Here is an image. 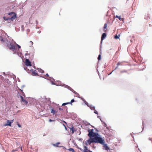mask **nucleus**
<instances>
[{
	"mask_svg": "<svg viewBox=\"0 0 152 152\" xmlns=\"http://www.w3.org/2000/svg\"><path fill=\"white\" fill-rule=\"evenodd\" d=\"M103 141H101L98 140L97 138L95 137L93 138V137H90L87 140L85 141V144L86 146L88 145H90L92 143H99L100 144H102L103 143Z\"/></svg>",
	"mask_w": 152,
	"mask_h": 152,
	"instance_id": "nucleus-1",
	"label": "nucleus"
},
{
	"mask_svg": "<svg viewBox=\"0 0 152 152\" xmlns=\"http://www.w3.org/2000/svg\"><path fill=\"white\" fill-rule=\"evenodd\" d=\"M88 131L89 132L88 134V136L89 137H93V138L96 137L98 139V140L103 141L102 140V138L100 137L98 133H95L94 132V129H89Z\"/></svg>",
	"mask_w": 152,
	"mask_h": 152,
	"instance_id": "nucleus-2",
	"label": "nucleus"
},
{
	"mask_svg": "<svg viewBox=\"0 0 152 152\" xmlns=\"http://www.w3.org/2000/svg\"><path fill=\"white\" fill-rule=\"evenodd\" d=\"M8 15L12 16L10 18H7L4 17V19L5 20H7L9 23L11 22L16 18V14L14 12H10L8 13Z\"/></svg>",
	"mask_w": 152,
	"mask_h": 152,
	"instance_id": "nucleus-3",
	"label": "nucleus"
},
{
	"mask_svg": "<svg viewBox=\"0 0 152 152\" xmlns=\"http://www.w3.org/2000/svg\"><path fill=\"white\" fill-rule=\"evenodd\" d=\"M7 46L10 50L13 51L14 53H15L17 50V47L13 43H10L7 44Z\"/></svg>",
	"mask_w": 152,
	"mask_h": 152,
	"instance_id": "nucleus-4",
	"label": "nucleus"
},
{
	"mask_svg": "<svg viewBox=\"0 0 152 152\" xmlns=\"http://www.w3.org/2000/svg\"><path fill=\"white\" fill-rule=\"evenodd\" d=\"M102 140H103V143L101 144L103 145L104 149L107 151L109 150L110 149L107 146L106 144H105V142L104 140L102 138Z\"/></svg>",
	"mask_w": 152,
	"mask_h": 152,
	"instance_id": "nucleus-5",
	"label": "nucleus"
},
{
	"mask_svg": "<svg viewBox=\"0 0 152 152\" xmlns=\"http://www.w3.org/2000/svg\"><path fill=\"white\" fill-rule=\"evenodd\" d=\"M0 39L4 45H5V44H7V42H8V41L7 39L3 38L2 37H0Z\"/></svg>",
	"mask_w": 152,
	"mask_h": 152,
	"instance_id": "nucleus-6",
	"label": "nucleus"
},
{
	"mask_svg": "<svg viewBox=\"0 0 152 152\" xmlns=\"http://www.w3.org/2000/svg\"><path fill=\"white\" fill-rule=\"evenodd\" d=\"M26 65L28 66H31V63L28 59H26L25 60Z\"/></svg>",
	"mask_w": 152,
	"mask_h": 152,
	"instance_id": "nucleus-7",
	"label": "nucleus"
},
{
	"mask_svg": "<svg viewBox=\"0 0 152 152\" xmlns=\"http://www.w3.org/2000/svg\"><path fill=\"white\" fill-rule=\"evenodd\" d=\"M37 71L36 70H34L33 69L30 72L32 73V75L33 76H36L38 74L37 73Z\"/></svg>",
	"mask_w": 152,
	"mask_h": 152,
	"instance_id": "nucleus-8",
	"label": "nucleus"
},
{
	"mask_svg": "<svg viewBox=\"0 0 152 152\" xmlns=\"http://www.w3.org/2000/svg\"><path fill=\"white\" fill-rule=\"evenodd\" d=\"M75 102V100H74V99H72L71 100V102H70L64 103L62 104V106L65 105L69 104H71L72 105V102Z\"/></svg>",
	"mask_w": 152,
	"mask_h": 152,
	"instance_id": "nucleus-9",
	"label": "nucleus"
},
{
	"mask_svg": "<svg viewBox=\"0 0 152 152\" xmlns=\"http://www.w3.org/2000/svg\"><path fill=\"white\" fill-rule=\"evenodd\" d=\"M13 120H12L10 122L9 121V120H7V124L5 125V126H11V124L13 122Z\"/></svg>",
	"mask_w": 152,
	"mask_h": 152,
	"instance_id": "nucleus-10",
	"label": "nucleus"
},
{
	"mask_svg": "<svg viewBox=\"0 0 152 152\" xmlns=\"http://www.w3.org/2000/svg\"><path fill=\"white\" fill-rule=\"evenodd\" d=\"M106 34L105 33H104L102 34L101 37V41H102L106 37Z\"/></svg>",
	"mask_w": 152,
	"mask_h": 152,
	"instance_id": "nucleus-11",
	"label": "nucleus"
},
{
	"mask_svg": "<svg viewBox=\"0 0 152 152\" xmlns=\"http://www.w3.org/2000/svg\"><path fill=\"white\" fill-rule=\"evenodd\" d=\"M69 128L70 131L72 132V134H73L74 132L75 131L74 127L73 126H72Z\"/></svg>",
	"mask_w": 152,
	"mask_h": 152,
	"instance_id": "nucleus-12",
	"label": "nucleus"
},
{
	"mask_svg": "<svg viewBox=\"0 0 152 152\" xmlns=\"http://www.w3.org/2000/svg\"><path fill=\"white\" fill-rule=\"evenodd\" d=\"M115 17L116 18H118L120 20L123 21L124 20V18H121V16L116 15Z\"/></svg>",
	"mask_w": 152,
	"mask_h": 152,
	"instance_id": "nucleus-13",
	"label": "nucleus"
},
{
	"mask_svg": "<svg viewBox=\"0 0 152 152\" xmlns=\"http://www.w3.org/2000/svg\"><path fill=\"white\" fill-rule=\"evenodd\" d=\"M51 113L53 114H54L57 113V112L56 110H54L53 109H52L51 110Z\"/></svg>",
	"mask_w": 152,
	"mask_h": 152,
	"instance_id": "nucleus-14",
	"label": "nucleus"
},
{
	"mask_svg": "<svg viewBox=\"0 0 152 152\" xmlns=\"http://www.w3.org/2000/svg\"><path fill=\"white\" fill-rule=\"evenodd\" d=\"M83 147H84V150H83V151H89V150L88 149V148L86 146L84 145L83 146Z\"/></svg>",
	"mask_w": 152,
	"mask_h": 152,
	"instance_id": "nucleus-15",
	"label": "nucleus"
},
{
	"mask_svg": "<svg viewBox=\"0 0 152 152\" xmlns=\"http://www.w3.org/2000/svg\"><path fill=\"white\" fill-rule=\"evenodd\" d=\"M59 144H60V143L59 142H58L56 144H53V145L54 146H56V147H58V145H59Z\"/></svg>",
	"mask_w": 152,
	"mask_h": 152,
	"instance_id": "nucleus-16",
	"label": "nucleus"
},
{
	"mask_svg": "<svg viewBox=\"0 0 152 152\" xmlns=\"http://www.w3.org/2000/svg\"><path fill=\"white\" fill-rule=\"evenodd\" d=\"M22 102H23V103L24 104H27L28 103L27 101L25 99H24Z\"/></svg>",
	"mask_w": 152,
	"mask_h": 152,
	"instance_id": "nucleus-17",
	"label": "nucleus"
},
{
	"mask_svg": "<svg viewBox=\"0 0 152 152\" xmlns=\"http://www.w3.org/2000/svg\"><path fill=\"white\" fill-rule=\"evenodd\" d=\"M32 70L31 69H29L28 68V69H26V71L28 72V73H30Z\"/></svg>",
	"mask_w": 152,
	"mask_h": 152,
	"instance_id": "nucleus-18",
	"label": "nucleus"
},
{
	"mask_svg": "<svg viewBox=\"0 0 152 152\" xmlns=\"http://www.w3.org/2000/svg\"><path fill=\"white\" fill-rule=\"evenodd\" d=\"M107 23H105L104 25V31H104V30L107 28Z\"/></svg>",
	"mask_w": 152,
	"mask_h": 152,
	"instance_id": "nucleus-19",
	"label": "nucleus"
},
{
	"mask_svg": "<svg viewBox=\"0 0 152 152\" xmlns=\"http://www.w3.org/2000/svg\"><path fill=\"white\" fill-rule=\"evenodd\" d=\"M69 150L70 151H72L73 152H75L74 149L72 148H70L69 149Z\"/></svg>",
	"mask_w": 152,
	"mask_h": 152,
	"instance_id": "nucleus-20",
	"label": "nucleus"
},
{
	"mask_svg": "<svg viewBox=\"0 0 152 152\" xmlns=\"http://www.w3.org/2000/svg\"><path fill=\"white\" fill-rule=\"evenodd\" d=\"M39 71L42 73H43L44 72V71L43 70H42L41 69H39Z\"/></svg>",
	"mask_w": 152,
	"mask_h": 152,
	"instance_id": "nucleus-21",
	"label": "nucleus"
},
{
	"mask_svg": "<svg viewBox=\"0 0 152 152\" xmlns=\"http://www.w3.org/2000/svg\"><path fill=\"white\" fill-rule=\"evenodd\" d=\"M117 65L118 66L119 65H122V63L121 62H118V63L117 64Z\"/></svg>",
	"mask_w": 152,
	"mask_h": 152,
	"instance_id": "nucleus-22",
	"label": "nucleus"
},
{
	"mask_svg": "<svg viewBox=\"0 0 152 152\" xmlns=\"http://www.w3.org/2000/svg\"><path fill=\"white\" fill-rule=\"evenodd\" d=\"M20 99H21V102L23 101V100L24 99H23V96L20 95Z\"/></svg>",
	"mask_w": 152,
	"mask_h": 152,
	"instance_id": "nucleus-23",
	"label": "nucleus"
},
{
	"mask_svg": "<svg viewBox=\"0 0 152 152\" xmlns=\"http://www.w3.org/2000/svg\"><path fill=\"white\" fill-rule=\"evenodd\" d=\"M101 59V55H99L98 56V59L99 60Z\"/></svg>",
	"mask_w": 152,
	"mask_h": 152,
	"instance_id": "nucleus-24",
	"label": "nucleus"
},
{
	"mask_svg": "<svg viewBox=\"0 0 152 152\" xmlns=\"http://www.w3.org/2000/svg\"><path fill=\"white\" fill-rule=\"evenodd\" d=\"M15 45H16L17 47V49H18H18H19L20 48V46L17 44H16Z\"/></svg>",
	"mask_w": 152,
	"mask_h": 152,
	"instance_id": "nucleus-25",
	"label": "nucleus"
},
{
	"mask_svg": "<svg viewBox=\"0 0 152 152\" xmlns=\"http://www.w3.org/2000/svg\"><path fill=\"white\" fill-rule=\"evenodd\" d=\"M28 66H24V69L26 71V69H28V67H27Z\"/></svg>",
	"mask_w": 152,
	"mask_h": 152,
	"instance_id": "nucleus-26",
	"label": "nucleus"
},
{
	"mask_svg": "<svg viewBox=\"0 0 152 152\" xmlns=\"http://www.w3.org/2000/svg\"><path fill=\"white\" fill-rule=\"evenodd\" d=\"M114 38L115 39H118L119 38V37L117 35H116L115 36Z\"/></svg>",
	"mask_w": 152,
	"mask_h": 152,
	"instance_id": "nucleus-27",
	"label": "nucleus"
},
{
	"mask_svg": "<svg viewBox=\"0 0 152 152\" xmlns=\"http://www.w3.org/2000/svg\"><path fill=\"white\" fill-rule=\"evenodd\" d=\"M30 44V45H32L33 44V42L31 41H30L29 42Z\"/></svg>",
	"mask_w": 152,
	"mask_h": 152,
	"instance_id": "nucleus-28",
	"label": "nucleus"
},
{
	"mask_svg": "<svg viewBox=\"0 0 152 152\" xmlns=\"http://www.w3.org/2000/svg\"><path fill=\"white\" fill-rule=\"evenodd\" d=\"M17 151V149H16L15 150H12V152H14L15 151Z\"/></svg>",
	"mask_w": 152,
	"mask_h": 152,
	"instance_id": "nucleus-29",
	"label": "nucleus"
},
{
	"mask_svg": "<svg viewBox=\"0 0 152 152\" xmlns=\"http://www.w3.org/2000/svg\"><path fill=\"white\" fill-rule=\"evenodd\" d=\"M94 113H96V114H98V112H97L96 111V110H95L94 112Z\"/></svg>",
	"mask_w": 152,
	"mask_h": 152,
	"instance_id": "nucleus-30",
	"label": "nucleus"
},
{
	"mask_svg": "<svg viewBox=\"0 0 152 152\" xmlns=\"http://www.w3.org/2000/svg\"><path fill=\"white\" fill-rule=\"evenodd\" d=\"M91 108V109L92 110H95V107H93L92 108Z\"/></svg>",
	"mask_w": 152,
	"mask_h": 152,
	"instance_id": "nucleus-31",
	"label": "nucleus"
},
{
	"mask_svg": "<svg viewBox=\"0 0 152 152\" xmlns=\"http://www.w3.org/2000/svg\"><path fill=\"white\" fill-rule=\"evenodd\" d=\"M49 121L50 122H52V121H53V120H51V119H50L49 120Z\"/></svg>",
	"mask_w": 152,
	"mask_h": 152,
	"instance_id": "nucleus-32",
	"label": "nucleus"
},
{
	"mask_svg": "<svg viewBox=\"0 0 152 152\" xmlns=\"http://www.w3.org/2000/svg\"><path fill=\"white\" fill-rule=\"evenodd\" d=\"M59 109L60 110H62V109L61 108H59Z\"/></svg>",
	"mask_w": 152,
	"mask_h": 152,
	"instance_id": "nucleus-33",
	"label": "nucleus"
},
{
	"mask_svg": "<svg viewBox=\"0 0 152 152\" xmlns=\"http://www.w3.org/2000/svg\"><path fill=\"white\" fill-rule=\"evenodd\" d=\"M20 91H21L22 92V94H23H23H24L23 92H22V90H21V89H20Z\"/></svg>",
	"mask_w": 152,
	"mask_h": 152,
	"instance_id": "nucleus-34",
	"label": "nucleus"
},
{
	"mask_svg": "<svg viewBox=\"0 0 152 152\" xmlns=\"http://www.w3.org/2000/svg\"><path fill=\"white\" fill-rule=\"evenodd\" d=\"M68 88L70 90V89H72V88L69 86H68Z\"/></svg>",
	"mask_w": 152,
	"mask_h": 152,
	"instance_id": "nucleus-35",
	"label": "nucleus"
},
{
	"mask_svg": "<svg viewBox=\"0 0 152 152\" xmlns=\"http://www.w3.org/2000/svg\"><path fill=\"white\" fill-rule=\"evenodd\" d=\"M126 72V71H121V73H123V72Z\"/></svg>",
	"mask_w": 152,
	"mask_h": 152,
	"instance_id": "nucleus-36",
	"label": "nucleus"
},
{
	"mask_svg": "<svg viewBox=\"0 0 152 152\" xmlns=\"http://www.w3.org/2000/svg\"><path fill=\"white\" fill-rule=\"evenodd\" d=\"M63 125L64 126V127H65V129H66V126H65L64 125V124H63Z\"/></svg>",
	"mask_w": 152,
	"mask_h": 152,
	"instance_id": "nucleus-37",
	"label": "nucleus"
},
{
	"mask_svg": "<svg viewBox=\"0 0 152 152\" xmlns=\"http://www.w3.org/2000/svg\"><path fill=\"white\" fill-rule=\"evenodd\" d=\"M88 152H92V151H90V150H89V151H88Z\"/></svg>",
	"mask_w": 152,
	"mask_h": 152,
	"instance_id": "nucleus-38",
	"label": "nucleus"
},
{
	"mask_svg": "<svg viewBox=\"0 0 152 152\" xmlns=\"http://www.w3.org/2000/svg\"><path fill=\"white\" fill-rule=\"evenodd\" d=\"M18 126L19 127H20L21 126H20V125L19 124H18Z\"/></svg>",
	"mask_w": 152,
	"mask_h": 152,
	"instance_id": "nucleus-39",
	"label": "nucleus"
},
{
	"mask_svg": "<svg viewBox=\"0 0 152 152\" xmlns=\"http://www.w3.org/2000/svg\"><path fill=\"white\" fill-rule=\"evenodd\" d=\"M149 140H152V139L151 138H149Z\"/></svg>",
	"mask_w": 152,
	"mask_h": 152,
	"instance_id": "nucleus-40",
	"label": "nucleus"
},
{
	"mask_svg": "<svg viewBox=\"0 0 152 152\" xmlns=\"http://www.w3.org/2000/svg\"><path fill=\"white\" fill-rule=\"evenodd\" d=\"M83 152H88V151H83Z\"/></svg>",
	"mask_w": 152,
	"mask_h": 152,
	"instance_id": "nucleus-41",
	"label": "nucleus"
},
{
	"mask_svg": "<svg viewBox=\"0 0 152 152\" xmlns=\"http://www.w3.org/2000/svg\"><path fill=\"white\" fill-rule=\"evenodd\" d=\"M64 123L66 124V123L65 121H64Z\"/></svg>",
	"mask_w": 152,
	"mask_h": 152,
	"instance_id": "nucleus-42",
	"label": "nucleus"
},
{
	"mask_svg": "<svg viewBox=\"0 0 152 152\" xmlns=\"http://www.w3.org/2000/svg\"><path fill=\"white\" fill-rule=\"evenodd\" d=\"M46 75L48 76V74H46Z\"/></svg>",
	"mask_w": 152,
	"mask_h": 152,
	"instance_id": "nucleus-43",
	"label": "nucleus"
},
{
	"mask_svg": "<svg viewBox=\"0 0 152 152\" xmlns=\"http://www.w3.org/2000/svg\"><path fill=\"white\" fill-rule=\"evenodd\" d=\"M93 148H95V147H94V146H93Z\"/></svg>",
	"mask_w": 152,
	"mask_h": 152,
	"instance_id": "nucleus-44",
	"label": "nucleus"
},
{
	"mask_svg": "<svg viewBox=\"0 0 152 152\" xmlns=\"http://www.w3.org/2000/svg\"><path fill=\"white\" fill-rule=\"evenodd\" d=\"M93 148H95V147H94V146H93Z\"/></svg>",
	"mask_w": 152,
	"mask_h": 152,
	"instance_id": "nucleus-45",
	"label": "nucleus"
}]
</instances>
